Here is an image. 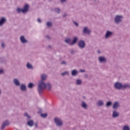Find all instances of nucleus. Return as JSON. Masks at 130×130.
Listing matches in <instances>:
<instances>
[{"mask_svg":"<svg viewBox=\"0 0 130 130\" xmlns=\"http://www.w3.org/2000/svg\"><path fill=\"white\" fill-rule=\"evenodd\" d=\"M71 41L72 39L71 38H67L65 40L64 42L67 44H69V45H72V43H71Z\"/></svg>","mask_w":130,"mask_h":130,"instance_id":"393cba45","label":"nucleus"},{"mask_svg":"<svg viewBox=\"0 0 130 130\" xmlns=\"http://www.w3.org/2000/svg\"><path fill=\"white\" fill-rule=\"evenodd\" d=\"M81 106L82 108H84V109H87V108H88V105L84 101L81 102Z\"/></svg>","mask_w":130,"mask_h":130,"instance_id":"aec40b11","label":"nucleus"},{"mask_svg":"<svg viewBox=\"0 0 130 130\" xmlns=\"http://www.w3.org/2000/svg\"><path fill=\"white\" fill-rule=\"evenodd\" d=\"M78 74H79V72H78L77 70H73L71 72V75L74 77H76V76H78Z\"/></svg>","mask_w":130,"mask_h":130,"instance_id":"4be33fe9","label":"nucleus"},{"mask_svg":"<svg viewBox=\"0 0 130 130\" xmlns=\"http://www.w3.org/2000/svg\"><path fill=\"white\" fill-rule=\"evenodd\" d=\"M122 130H130L129 126L126 125L122 128Z\"/></svg>","mask_w":130,"mask_h":130,"instance_id":"cd10ccee","label":"nucleus"},{"mask_svg":"<svg viewBox=\"0 0 130 130\" xmlns=\"http://www.w3.org/2000/svg\"><path fill=\"white\" fill-rule=\"evenodd\" d=\"M122 19H123V16H122V15H116L114 19V23L118 25V24L122 22Z\"/></svg>","mask_w":130,"mask_h":130,"instance_id":"39448f33","label":"nucleus"},{"mask_svg":"<svg viewBox=\"0 0 130 130\" xmlns=\"http://www.w3.org/2000/svg\"><path fill=\"white\" fill-rule=\"evenodd\" d=\"M44 89H46V83L44 81H39L38 82V90L40 95H41V93H42Z\"/></svg>","mask_w":130,"mask_h":130,"instance_id":"f03ea898","label":"nucleus"},{"mask_svg":"<svg viewBox=\"0 0 130 130\" xmlns=\"http://www.w3.org/2000/svg\"><path fill=\"white\" fill-rule=\"evenodd\" d=\"M20 89L23 92L27 91V87L26 86V85L24 84H21V85L20 86Z\"/></svg>","mask_w":130,"mask_h":130,"instance_id":"5701e85b","label":"nucleus"},{"mask_svg":"<svg viewBox=\"0 0 130 130\" xmlns=\"http://www.w3.org/2000/svg\"><path fill=\"white\" fill-rule=\"evenodd\" d=\"M26 68H27V69H28V70H33V69H34V67H33V66H32V64H30L29 62L27 63Z\"/></svg>","mask_w":130,"mask_h":130,"instance_id":"b1692460","label":"nucleus"},{"mask_svg":"<svg viewBox=\"0 0 130 130\" xmlns=\"http://www.w3.org/2000/svg\"><path fill=\"white\" fill-rule=\"evenodd\" d=\"M84 77H85V78H86V79H87V78H88V77H89V75H88V74H85Z\"/></svg>","mask_w":130,"mask_h":130,"instance_id":"c03bdc74","label":"nucleus"},{"mask_svg":"<svg viewBox=\"0 0 130 130\" xmlns=\"http://www.w3.org/2000/svg\"><path fill=\"white\" fill-rule=\"evenodd\" d=\"M74 24L76 26V27H79V23L78 22H76L75 21H73Z\"/></svg>","mask_w":130,"mask_h":130,"instance_id":"c9c22d12","label":"nucleus"},{"mask_svg":"<svg viewBox=\"0 0 130 130\" xmlns=\"http://www.w3.org/2000/svg\"><path fill=\"white\" fill-rule=\"evenodd\" d=\"M47 26L48 27H51V26H52V22H49V21L47 22Z\"/></svg>","mask_w":130,"mask_h":130,"instance_id":"473e14b6","label":"nucleus"},{"mask_svg":"<svg viewBox=\"0 0 130 130\" xmlns=\"http://www.w3.org/2000/svg\"><path fill=\"white\" fill-rule=\"evenodd\" d=\"M55 123L58 127H61L62 125H63V122H62V120L59 118L55 117L54 119Z\"/></svg>","mask_w":130,"mask_h":130,"instance_id":"20e7f679","label":"nucleus"},{"mask_svg":"<svg viewBox=\"0 0 130 130\" xmlns=\"http://www.w3.org/2000/svg\"><path fill=\"white\" fill-rule=\"evenodd\" d=\"M70 53H71V54H74V53H75V51H74V50H72V51H70Z\"/></svg>","mask_w":130,"mask_h":130,"instance_id":"79ce46f5","label":"nucleus"},{"mask_svg":"<svg viewBox=\"0 0 130 130\" xmlns=\"http://www.w3.org/2000/svg\"><path fill=\"white\" fill-rule=\"evenodd\" d=\"M51 47H52L51 45L48 46V48H51Z\"/></svg>","mask_w":130,"mask_h":130,"instance_id":"09e8293b","label":"nucleus"},{"mask_svg":"<svg viewBox=\"0 0 130 130\" xmlns=\"http://www.w3.org/2000/svg\"><path fill=\"white\" fill-rule=\"evenodd\" d=\"M20 40L21 43H23V44H25V43H28V41L26 40L24 36H22L20 37Z\"/></svg>","mask_w":130,"mask_h":130,"instance_id":"9b49d317","label":"nucleus"},{"mask_svg":"<svg viewBox=\"0 0 130 130\" xmlns=\"http://www.w3.org/2000/svg\"><path fill=\"white\" fill-rule=\"evenodd\" d=\"M2 94V90L0 89V95Z\"/></svg>","mask_w":130,"mask_h":130,"instance_id":"8fccbe9b","label":"nucleus"},{"mask_svg":"<svg viewBox=\"0 0 130 130\" xmlns=\"http://www.w3.org/2000/svg\"><path fill=\"white\" fill-rule=\"evenodd\" d=\"M76 85H82V80L81 79H77L76 80Z\"/></svg>","mask_w":130,"mask_h":130,"instance_id":"7c9ffc66","label":"nucleus"},{"mask_svg":"<svg viewBox=\"0 0 130 130\" xmlns=\"http://www.w3.org/2000/svg\"><path fill=\"white\" fill-rule=\"evenodd\" d=\"M67 2V0H60V3H61V4H63V3Z\"/></svg>","mask_w":130,"mask_h":130,"instance_id":"a19ab883","label":"nucleus"},{"mask_svg":"<svg viewBox=\"0 0 130 130\" xmlns=\"http://www.w3.org/2000/svg\"><path fill=\"white\" fill-rule=\"evenodd\" d=\"M35 128H37V127H38V122H36L35 123Z\"/></svg>","mask_w":130,"mask_h":130,"instance_id":"4c0bfd02","label":"nucleus"},{"mask_svg":"<svg viewBox=\"0 0 130 130\" xmlns=\"http://www.w3.org/2000/svg\"><path fill=\"white\" fill-rule=\"evenodd\" d=\"M52 88V84L49 82H47L46 83V89L48 90V91H50Z\"/></svg>","mask_w":130,"mask_h":130,"instance_id":"ddd939ff","label":"nucleus"},{"mask_svg":"<svg viewBox=\"0 0 130 130\" xmlns=\"http://www.w3.org/2000/svg\"><path fill=\"white\" fill-rule=\"evenodd\" d=\"M2 47H3V48H5V47H6V44H5L4 43H3L2 44Z\"/></svg>","mask_w":130,"mask_h":130,"instance_id":"58836bf2","label":"nucleus"},{"mask_svg":"<svg viewBox=\"0 0 130 130\" xmlns=\"http://www.w3.org/2000/svg\"><path fill=\"white\" fill-rule=\"evenodd\" d=\"M35 124V122L33 120H29L27 122V125L30 126V127H32Z\"/></svg>","mask_w":130,"mask_h":130,"instance_id":"f8f14e48","label":"nucleus"},{"mask_svg":"<svg viewBox=\"0 0 130 130\" xmlns=\"http://www.w3.org/2000/svg\"><path fill=\"white\" fill-rule=\"evenodd\" d=\"M83 33L84 34H87V35H90L91 34V30L88 28V27L86 26L83 28Z\"/></svg>","mask_w":130,"mask_h":130,"instance_id":"6e6552de","label":"nucleus"},{"mask_svg":"<svg viewBox=\"0 0 130 130\" xmlns=\"http://www.w3.org/2000/svg\"><path fill=\"white\" fill-rule=\"evenodd\" d=\"M24 116H26V117L27 118V120L31 118V116H29V115H28V113H25Z\"/></svg>","mask_w":130,"mask_h":130,"instance_id":"2f4dec72","label":"nucleus"},{"mask_svg":"<svg viewBox=\"0 0 130 130\" xmlns=\"http://www.w3.org/2000/svg\"><path fill=\"white\" fill-rule=\"evenodd\" d=\"M3 62H5V58L3 57L0 58V63H3Z\"/></svg>","mask_w":130,"mask_h":130,"instance_id":"72a5a7b5","label":"nucleus"},{"mask_svg":"<svg viewBox=\"0 0 130 130\" xmlns=\"http://www.w3.org/2000/svg\"><path fill=\"white\" fill-rule=\"evenodd\" d=\"M46 37L47 39H50V37H49L48 35L46 36Z\"/></svg>","mask_w":130,"mask_h":130,"instance_id":"49530a36","label":"nucleus"},{"mask_svg":"<svg viewBox=\"0 0 130 130\" xmlns=\"http://www.w3.org/2000/svg\"><path fill=\"white\" fill-rule=\"evenodd\" d=\"M66 75H69V72L66 71L61 73V76H66Z\"/></svg>","mask_w":130,"mask_h":130,"instance_id":"f704fd0d","label":"nucleus"},{"mask_svg":"<svg viewBox=\"0 0 130 130\" xmlns=\"http://www.w3.org/2000/svg\"><path fill=\"white\" fill-rule=\"evenodd\" d=\"M38 22H39V23H41V19L40 18H38Z\"/></svg>","mask_w":130,"mask_h":130,"instance_id":"a18cd8bd","label":"nucleus"},{"mask_svg":"<svg viewBox=\"0 0 130 130\" xmlns=\"http://www.w3.org/2000/svg\"><path fill=\"white\" fill-rule=\"evenodd\" d=\"M68 15H67V14L66 13H64V15H63V17H64V18H66V17H67Z\"/></svg>","mask_w":130,"mask_h":130,"instance_id":"de8ad7c7","label":"nucleus"},{"mask_svg":"<svg viewBox=\"0 0 130 130\" xmlns=\"http://www.w3.org/2000/svg\"><path fill=\"white\" fill-rule=\"evenodd\" d=\"M78 46L79 48L83 49V48L86 47V43H85V41L80 40L78 42Z\"/></svg>","mask_w":130,"mask_h":130,"instance_id":"423d86ee","label":"nucleus"},{"mask_svg":"<svg viewBox=\"0 0 130 130\" xmlns=\"http://www.w3.org/2000/svg\"><path fill=\"white\" fill-rule=\"evenodd\" d=\"M61 64H64V66H67V62H66L65 61H62L61 62Z\"/></svg>","mask_w":130,"mask_h":130,"instance_id":"e433bc0d","label":"nucleus"},{"mask_svg":"<svg viewBox=\"0 0 130 130\" xmlns=\"http://www.w3.org/2000/svg\"><path fill=\"white\" fill-rule=\"evenodd\" d=\"M112 116L113 118H116L119 116V113L117 111H113Z\"/></svg>","mask_w":130,"mask_h":130,"instance_id":"4468645a","label":"nucleus"},{"mask_svg":"<svg viewBox=\"0 0 130 130\" xmlns=\"http://www.w3.org/2000/svg\"><path fill=\"white\" fill-rule=\"evenodd\" d=\"M54 11L55 13H57V14H60L61 12L60 9L59 8H55Z\"/></svg>","mask_w":130,"mask_h":130,"instance_id":"bb28decb","label":"nucleus"},{"mask_svg":"<svg viewBox=\"0 0 130 130\" xmlns=\"http://www.w3.org/2000/svg\"><path fill=\"white\" fill-rule=\"evenodd\" d=\"M28 11H29V5L28 4H26L25 5H24L23 9L18 8L16 10V12H17L18 14H20L21 13H27Z\"/></svg>","mask_w":130,"mask_h":130,"instance_id":"7ed1b4c3","label":"nucleus"},{"mask_svg":"<svg viewBox=\"0 0 130 130\" xmlns=\"http://www.w3.org/2000/svg\"><path fill=\"white\" fill-rule=\"evenodd\" d=\"M100 62H106V58L104 56H100L99 58Z\"/></svg>","mask_w":130,"mask_h":130,"instance_id":"a211bd4d","label":"nucleus"},{"mask_svg":"<svg viewBox=\"0 0 130 130\" xmlns=\"http://www.w3.org/2000/svg\"><path fill=\"white\" fill-rule=\"evenodd\" d=\"M46 79H47V75L43 74L41 75V80L40 81L42 82H44V81L46 80Z\"/></svg>","mask_w":130,"mask_h":130,"instance_id":"2eb2a0df","label":"nucleus"},{"mask_svg":"<svg viewBox=\"0 0 130 130\" xmlns=\"http://www.w3.org/2000/svg\"><path fill=\"white\" fill-rule=\"evenodd\" d=\"M92 1H93V2H96V1H97V0H92Z\"/></svg>","mask_w":130,"mask_h":130,"instance_id":"3c124183","label":"nucleus"},{"mask_svg":"<svg viewBox=\"0 0 130 130\" xmlns=\"http://www.w3.org/2000/svg\"><path fill=\"white\" fill-rule=\"evenodd\" d=\"M96 105L97 106L101 107V106H103V105H104V102L102 100H99L96 103Z\"/></svg>","mask_w":130,"mask_h":130,"instance_id":"6ab92c4d","label":"nucleus"},{"mask_svg":"<svg viewBox=\"0 0 130 130\" xmlns=\"http://www.w3.org/2000/svg\"><path fill=\"white\" fill-rule=\"evenodd\" d=\"M7 22V19L5 17H2L0 19V26H3Z\"/></svg>","mask_w":130,"mask_h":130,"instance_id":"dca6fc26","label":"nucleus"},{"mask_svg":"<svg viewBox=\"0 0 130 130\" xmlns=\"http://www.w3.org/2000/svg\"><path fill=\"white\" fill-rule=\"evenodd\" d=\"M13 83L15 84V86H20V81L17 78H14L13 79Z\"/></svg>","mask_w":130,"mask_h":130,"instance_id":"412c9836","label":"nucleus"},{"mask_svg":"<svg viewBox=\"0 0 130 130\" xmlns=\"http://www.w3.org/2000/svg\"><path fill=\"white\" fill-rule=\"evenodd\" d=\"M112 105V102L111 101H109L106 103L107 107H110Z\"/></svg>","mask_w":130,"mask_h":130,"instance_id":"c85d7f7f","label":"nucleus"},{"mask_svg":"<svg viewBox=\"0 0 130 130\" xmlns=\"http://www.w3.org/2000/svg\"><path fill=\"white\" fill-rule=\"evenodd\" d=\"M9 124H10V121H9L8 120H6L5 121H4L2 124L1 130H4L5 129V127H6V126H8Z\"/></svg>","mask_w":130,"mask_h":130,"instance_id":"1a4fd4ad","label":"nucleus"},{"mask_svg":"<svg viewBox=\"0 0 130 130\" xmlns=\"http://www.w3.org/2000/svg\"><path fill=\"white\" fill-rule=\"evenodd\" d=\"M120 107V105L118 102H115L113 105V109H117Z\"/></svg>","mask_w":130,"mask_h":130,"instance_id":"9d476101","label":"nucleus"},{"mask_svg":"<svg viewBox=\"0 0 130 130\" xmlns=\"http://www.w3.org/2000/svg\"><path fill=\"white\" fill-rule=\"evenodd\" d=\"M48 116V114L46 113L41 114V116L43 117V118H46V117H47Z\"/></svg>","mask_w":130,"mask_h":130,"instance_id":"c756f323","label":"nucleus"},{"mask_svg":"<svg viewBox=\"0 0 130 130\" xmlns=\"http://www.w3.org/2000/svg\"><path fill=\"white\" fill-rule=\"evenodd\" d=\"M78 40H79V38H78V37H74L72 42L71 43V45H74V44H76V43L78 42Z\"/></svg>","mask_w":130,"mask_h":130,"instance_id":"f3484780","label":"nucleus"},{"mask_svg":"<svg viewBox=\"0 0 130 130\" xmlns=\"http://www.w3.org/2000/svg\"><path fill=\"white\" fill-rule=\"evenodd\" d=\"M28 88L29 89H32V88L34 87V83L30 82L28 84L27 86Z\"/></svg>","mask_w":130,"mask_h":130,"instance_id":"a878e982","label":"nucleus"},{"mask_svg":"<svg viewBox=\"0 0 130 130\" xmlns=\"http://www.w3.org/2000/svg\"><path fill=\"white\" fill-rule=\"evenodd\" d=\"M113 35V32L110 31V30H107L106 32L105 38L106 39H108V38H110L111 36Z\"/></svg>","mask_w":130,"mask_h":130,"instance_id":"0eeeda50","label":"nucleus"},{"mask_svg":"<svg viewBox=\"0 0 130 130\" xmlns=\"http://www.w3.org/2000/svg\"><path fill=\"white\" fill-rule=\"evenodd\" d=\"M80 73H85V72H86V71H85V70H80L79 71Z\"/></svg>","mask_w":130,"mask_h":130,"instance_id":"ea45409f","label":"nucleus"},{"mask_svg":"<svg viewBox=\"0 0 130 130\" xmlns=\"http://www.w3.org/2000/svg\"><path fill=\"white\" fill-rule=\"evenodd\" d=\"M4 74V70L2 69L0 70V74Z\"/></svg>","mask_w":130,"mask_h":130,"instance_id":"37998d69","label":"nucleus"},{"mask_svg":"<svg viewBox=\"0 0 130 130\" xmlns=\"http://www.w3.org/2000/svg\"><path fill=\"white\" fill-rule=\"evenodd\" d=\"M114 88L117 90H126V89H130V85L127 83L122 84L119 82H117L114 84Z\"/></svg>","mask_w":130,"mask_h":130,"instance_id":"f257e3e1","label":"nucleus"}]
</instances>
